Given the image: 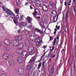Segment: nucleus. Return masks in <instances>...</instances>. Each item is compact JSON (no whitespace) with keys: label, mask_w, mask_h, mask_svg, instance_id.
<instances>
[{"label":"nucleus","mask_w":76,"mask_h":76,"mask_svg":"<svg viewBox=\"0 0 76 76\" xmlns=\"http://www.w3.org/2000/svg\"><path fill=\"white\" fill-rule=\"evenodd\" d=\"M27 52L28 53H32L31 55H32L34 53V47L32 46H29L28 48Z\"/></svg>","instance_id":"obj_1"},{"label":"nucleus","mask_w":76,"mask_h":76,"mask_svg":"<svg viewBox=\"0 0 76 76\" xmlns=\"http://www.w3.org/2000/svg\"><path fill=\"white\" fill-rule=\"evenodd\" d=\"M33 16H35L36 15L39 16L41 15V12H40L39 9H35L34 13H33Z\"/></svg>","instance_id":"obj_2"},{"label":"nucleus","mask_w":76,"mask_h":76,"mask_svg":"<svg viewBox=\"0 0 76 76\" xmlns=\"http://www.w3.org/2000/svg\"><path fill=\"white\" fill-rule=\"evenodd\" d=\"M18 72L19 75H22L23 74V73H24V69L20 67H19L18 69Z\"/></svg>","instance_id":"obj_3"},{"label":"nucleus","mask_w":76,"mask_h":76,"mask_svg":"<svg viewBox=\"0 0 76 76\" xmlns=\"http://www.w3.org/2000/svg\"><path fill=\"white\" fill-rule=\"evenodd\" d=\"M48 7L50 9H53L55 7V4L53 2H50L49 4L48 5Z\"/></svg>","instance_id":"obj_4"},{"label":"nucleus","mask_w":76,"mask_h":76,"mask_svg":"<svg viewBox=\"0 0 76 76\" xmlns=\"http://www.w3.org/2000/svg\"><path fill=\"white\" fill-rule=\"evenodd\" d=\"M42 8L44 12H48V7H47V6L43 5L42 7Z\"/></svg>","instance_id":"obj_5"},{"label":"nucleus","mask_w":76,"mask_h":76,"mask_svg":"<svg viewBox=\"0 0 76 76\" xmlns=\"http://www.w3.org/2000/svg\"><path fill=\"white\" fill-rule=\"evenodd\" d=\"M26 69L29 72H30L31 71V69H32L31 65H27L26 67Z\"/></svg>","instance_id":"obj_6"},{"label":"nucleus","mask_w":76,"mask_h":76,"mask_svg":"<svg viewBox=\"0 0 76 76\" xmlns=\"http://www.w3.org/2000/svg\"><path fill=\"white\" fill-rule=\"evenodd\" d=\"M4 43L6 45L9 46L10 45V42L9 41V40L8 39H5L4 40Z\"/></svg>","instance_id":"obj_7"},{"label":"nucleus","mask_w":76,"mask_h":76,"mask_svg":"<svg viewBox=\"0 0 76 76\" xmlns=\"http://www.w3.org/2000/svg\"><path fill=\"white\" fill-rule=\"evenodd\" d=\"M26 25V24L25 22H21L19 24V27L20 28H22L23 26H24Z\"/></svg>","instance_id":"obj_8"},{"label":"nucleus","mask_w":76,"mask_h":76,"mask_svg":"<svg viewBox=\"0 0 76 76\" xmlns=\"http://www.w3.org/2000/svg\"><path fill=\"white\" fill-rule=\"evenodd\" d=\"M36 37V36H35V35L32 34L30 35V40L31 41H34L35 40L34 39V38H35Z\"/></svg>","instance_id":"obj_9"},{"label":"nucleus","mask_w":76,"mask_h":76,"mask_svg":"<svg viewBox=\"0 0 76 76\" xmlns=\"http://www.w3.org/2000/svg\"><path fill=\"white\" fill-rule=\"evenodd\" d=\"M12 42L13 44H14L13 46L14 47H17L18 45V44H19V42H17V41L14 40L12 41Z\"/></svg>","instance_id":"obj_10"},{"label":"nucleus","mask_w":76,"mask_h":76,"mask_svg":"<svg viewBox=\"0 0 76 76\" xmlns=\"http://www.w3.org/2000/svg\"><path fill=\"white\" fill-rule=\"evenodd\" d=\"M17 47L18 48L19 50H20V49H22V48H23V43H21L20 44H18V45H17Z\"/></svg>","instance_id":"obj_11"},{"label":"nucleus","mask_w":76,"mask_h":76,"mask_svg":"<svg viewBox=\"0 0 76 76\" xmlns=\"http://www.w3.org/2000/svg\"><path fill=\"white\" fill-rule=\"evenodd\" d=\"M36 59V58L35 57V56L32 57L31 58V59L30 60L29 62V63H31L32 61H35Z\"/></svg>","instance_id":"obj_12"},{"label":"nucleus","mask_w":76,"mask_h":76,"mask_svg":"<svg viewBox=\"0 0 76 76\" xmlns=\"http://www.w3.org/2000/svg\"><path fill=\"white\" fill-rule=\"evenodd\" d=\"M35 31H37V32H39V33H40V34H42L43 33L41 30L39 29L38 28H36L35 29Z\"/></svg>","instance_id":"obj_13"},{"label":"nucleus","mask_w":76,"mask_h":76,"mask_svg":"<svg viewBox=\"0 0 76 76\" xmlns=\"http://www.w3.org/2000/svg\"><path fill=\"white\" fill-rule=\"evenodd\" d=\"M26 55H27V52L26 51H23L22 53L21 56L25 57Z\"/></svg>","instance_id":"obj_14"},{"label":"nucleus","mask_w":76,"mask_h":76,"mask_svg":"<svg viewBox=\"0 0 76 76\" xmlns=\"http://www.w3.org/2000/svg\"><path fill=\"white\" fill-rule=\"evenodd\" d=\"M27 19V21L28 23H30L31 22H32V18L29 17H28Z\"/></svg>","instance_id":"obj_15"},{"label":"nucleus","mask_w":76,"mask_h":76,"mask_svg":"<svg viewBox=\"0 0 76 76\" xmlns=\"http://www.w3.org/2000/svg\"><path fill=\"white\" fill-rule=\"evenodd\" d=\"M6 12H7V13H8V15H12L13 12H12V11L9 10H7Z\"/></svg>","instance_id":"obj_16"},{"label":"nucleus","mask_w":76,"mask_h":76,"mask_svg":"<svg viewBox=\"0 0 76 76\" xmlns=\"http://www.w3.org/2000/svg\"><path fill=\"white\" fill-rule=\"evenodd\" d=\"M7 54H5L3 55V57H4V58L5 60H7L9 58V56H7Z\"/></svg>","instance_id":"obj_17"},{"label":"nucleus","mask_w":76,"mask_h":76,"mask_svg":"<svg viewBox=\"0 0 76 76\" xmlns=\"http://www.w3.org/2000/svg\"><path fill=\"white\" fill-rule=\"evenodd\" d=\"M13 22L16 24V25L18 26V20L17 19L14 18L13 20Z\"/></svg>","instance_id":"obj_18"},{"label":"nucleus","mask_w":76,"mask_h":76,"mask_svg":"<svg viewBox=\"0 0 76 76\" xmlns=\"http://www.w3.org/2000/svg\"><path fill=\"white\" fill-rule=\"evenodd\" d=\"M54 67L53 66H52L51 70L52 75H53V73H54Z\"/></svg>","instance_id":"obj_19"},{"label":"nucleus","mask_w":76,"mask_h":76,"mask_svg":"<svg viewBox=\"0 0 76 76\" xmlns=\"http://www.w3.org/2000/svg\"><path fill=\"white\" fill-rule=\"evenodd\" d=\"M58 15H55V18H54V22H57V20L58 18Z\"/></svg>","instance_id":"obj_20"},{"label":"nucleus","mask_w":76,"mask_h":76,"mask_svg":"<svg viewBox=\"0 0 76 76\" xmlns=\"http://www.w3.org/2000/svg\"><path fill=\"white\" fill-rule=\"evenodd\" d=\"M18 41H21L22 39V37L21 36H19L17 37Z\"/></svg>","instance_id":"obj_21"},{"label":"nucleus","mask_w":76,"mask_h":76,"mask_svg":"<svg viewBox=\"0 0 76 76\" xmlns=\"http://www.w3.org/2000/svg\"><path fill=\"white\" fill-rule=\"evenodd\" d=\"M18 62V63H22V58H18L17 59Z\"/></svg>","instance_id":"obj_22"},{"label":"nucleus","mask_w":76,"mask_h":76,"mask_svg":"<svg viewBox=\"0 0 76 76\" xmlns=\"http://www.w3.org/2000/svg\"><path fill=\"white\" fill-rule=\"evenodd\" d=\"M10 66H14L15 64V63L14 61H12L10 63Z\"/></svg>","instance_id":"obj_23"},{"label":"nucleus","mask_w":76,"mask_h":76,"mask_svg":"<svg viewBox=\"0 0 76 76\" xmlns=\"http://www.w3.org/2000/svg\"><path fill=\"white\" fill-rule=\"evenodd\" d=\"M29 41L28 39H27L25 40L26 44H29Z\"/></svg>","instance_id":"obj_24"},{"label":"nucleus","mask_w":76,"mask_h":76,"mask_svg":"<svg viewBox=\"0 0 76 76\" xmlns=\"http://www.w3.org/2000/svg\"><path fill=\"white\" fill-rule=\"evenodd\" d=\"M45 63H46L45 59H43V63L42 65V66L43 67V68H44V64H45Z\"/></svg>","instance_id":"obj_25"},{"label":"nucleus","mask_w":76,"mask_h":76,"mask_svg":"<svg viewBox=\"0 0 76 76\" xmlns=\"http://www.w3.org/2000/svg\"><path fill=\"white\" fill-rule=\"evenodd\" d=\"M51 14L54 15L55 14H56V11L54 10H53L51 12Z\"/></svg>","instance_id":"obj_26"},{"label":"nucleus","mask_w":76,"mask_h":76,"mask_svg":"<svg viewBox=\"0 0 76 76\" xmlns=\"http://www.w3.org/2000/svg\"><path fill=\"white\" fill-rule=\"evenodd\" d=\"M40 25L41 26H43L44 25V24L43 22L41 21L40 22Z\"/></svg>","instance_id":"obj_27"},{"label":"nucleus","mask_w":76,"mask_h":76,"mask_svg":"<svg viewBox=\"0 0 76 76\" xmlns=\"http://www.w3.org/2000/svg\"><path fill=\"white\" fill-rule=\"evenodd\" d=\"M2 7L4 11V12H6V11L7 10L6 9V8H5V7H4V6H3Z\"/></svg>","instance_id":"obj_28"},{"label":"nucleus","mask_w":76,"mask_h":76,"mask_svg":"<svg viewBox=\"0 0 76 76\" xmlns=\"http://www.w3.org/2000/svg\"><path fill=\"white\" fill-rule=\"evenodd\" d=\"M19 9H17L16 10L15 13H16V14L18 15V14H19Z\"/></svg>","instance_id":"obj_29"},{"label":"nucleus","mask_w":76,"mask_h":76,"mask_svg":"<svg viewBox=\"0 0 76 76\" xmlns=\"http://www.w3.org/2000/svg\"><path fill=\"white\" fill-rule=\"evenodd\" d=\"M51 54L49 53L48 55L46 56V57H48L49 58H50V57H51Z\"/></svg>","instance_id":"obj_30"},{"label":"nucleus","mask_w":76,"mask_h":76,"mask_svg":"<svg viewBox=\"0 0 76 76\" xmlns=\"http://www.w3.org/2000/svg\"><path fill=\"white\" fill-rule=\"evenodd\" d=\"M40 42L39 41H37L35 42L36 45H38L39 44Z\"/></svg>","instance_id":"obj_31"},{"label":"nucleus","mask_w":76,"mask_h":76,"mask_svg":"<svg viewBox=\"0 0 76 76\" xmlns=\"http://www.w3.org/2000/svg\"><path fill=\"white\" fill-rule=\"evenodd\" d=\"M12 15H10L12 16V17L13 18H14V19H15L16 18V16H15V15L13 13V12L12 13Z\"/></svg>","instance_id":"obj_32"},{"label":"nucleus","mask_w":76,"mask_h":76,"mask_svg":"<svg viewBox=\"0 0 76 76\" xmlns=\"http://www.w3.org/2000/svg\"><path fill=\"white\" fill-rule=\"evenodd\" d=\"M25 33L26 34V35H29V32L26 31H25Z\"/></svg>","instance_id":"obj_33"},{"label":"nucleus","mask_w":76,"mask_h":76,"mask_svg":"<svg viewBox=\"0 0 76 76\" xmlns=\"http://www.w3.org/2000/svg\"><path fill=\"white\" fill-rule=\"evenodd\" d=\"M21 34L22 35H26V34H25V31H22L21 32Z\"/></svg>","instance_id":"obj_34"},{"label":"nucleus","mask_w":76,"mask_h":76,"mask_svg":"<svg viewBox=\"0 0 76 76\" xmlns=\"http://www.w3.org/2000/svg\"><path fill=\"white\" fill-rule=\"evenodd\" d=\"M72 52H73V56H75V49H74L73 50Z\"/></svg>","instance_id":"obj_35"},{"label":"nucleus","mask_w":76,"mask_h":76,"mask_svg":"<svg viewBox=\"0 0 76 76\" xmlns=\"http://www.w3.org/2000/svg\"><path fill=\"white\" fill-rule=\"evenodd\" d=\"M56 39H54V41H53V44H54L55 45H56Z\"/></svg>","instance_id":"obj_36"},{"label":"nucleus","mask_w":76,"mask_h":76,"mask_svg":"<svg viewBox=\"0 0 76 76\" xmlns=\"http://www.w3.org/2000/svg\"><path fill=\"white\" fill-rule=\"evenodd\" d=\"M55 31L54 32V33H53L54 35H55V34H56V31H57V28H55L54 30Z\"/></svg>","instance_id":"obj_37"},{"label":"nucleus","mask_w":76,"mask_h":76,"mask_svg":"<svg viewBox=\"0 0 76 76\" xmlns=\"http://www.w3.org/2000/svg\"><path fill=\"white\" fill-rule=\"evenodd\" d=\"M10 48L9 47H6V50L7 51H9L10 50Z\"/></svg>","instance_id":"obj_38"},{"label":"nucleus","mask_w":76,"mask_h":76,"mask_svg":"<svg viewBox=\"0 0 76 76\" xmlns=\"http://www.w3.org/2000/svg\"><path fill=\"white\" fill-rule=\"evenodd\" d=\"M40 39L39 37H37L36 39V41H39Z\"/></svg>","instance_id":"obj_39"},{"label":"nucleus","mask_w":76,"mask_h":76,"mask_svg":"<svg viewBox=\"0 0 76 76\" xmlns=\"http://www.w3.org/2000/svg\"><path fill=\"white\" fill-rule=\"evenodd\" d=\"M69 13V12H67L66 13V19H67V18H68V14Z\"/></svg>","instance_id":"obj_40"},{"label":"nucleus","mask_w":76,"mask_h":76,"mask_svg":"<svg viewBox=\"0 0 76 76\" xmlns=\"http://www.w3.org/2000/svg\"><path fill=\"white\" fill-rule=\"evenodd\" d=\"M41 63H39V66H38V67L39 68L38 69H40V67H41Z\"/></svg>","instance_id":"obj_41"},{"label":"nucleus","mask_w":76,"mask_h":76,"mask_svg":"<svg viewBox=\"0 0 76 76\" xmlns=\"http://www.w3.org/2000/svg\"><path fill=\"white\" fill-rule=\"evenodd\" d=\"M21 53H22V52L20 50H19L18 52V54H21Z\"/></svg>","instance_id":"obj_42"},{"label":"nucleus","mask_w":76,"mask_h":76,"mask_svg":"<svg viewBox=\"0 0 76 76\" xmlns=\"http://www.w3.org/2000/svg\"><path fill=\"white\" fill-rule=\"evenodd\" d=\"M18 15V14H17V15L16 18H15V19H17V20H18V19H19V15Z\"/></svg>","instance_id":"obj_43"},{"label":"nucleus","mask_w":76,"mask_h":76,"mask_svg":"<svg viewBox=\"0 0 76 76\" xmlns=\"http://www.w3.org/2000/svg\"><path fill=\"white\" fill-rule=\"evenodd\" d=\"M19 0H18V1H16V5L17 6H19V4L18 3H19Z\"/></svg>","instance_id":"obj_44"},{"label":"nucleus","mask_w":76,"mask_h":76,"mask_svg":"<svg viewBox=\"0 0 76 76\" xmlns=\"http://www.w3.org/2000/svg\"><path fill=\"white\" fill-rule=\"evenodd\" d=\"M1 76H7L6 74H2L1 75Z\"/></svg>","instance_id":"obj_45"},{"label":"nucleus","mask_w":76,"mask_h":76,"mask_svg":"<svg viewBox=\"0 0 76 76\" xmlns=\"http://www.w3.org/2000/svg\"><path fill=\"white\" fill-rule=\"evenodd\" d=\"M55 56H56V54L53 55L51 57L52 58H54V57H55Z\"/></svg>","instance_id":"obj_46"},{"label":"nucleus","mask_w":76,"mask_h":76,"mask_svg":"<svg viewBox=\"0 0 76 76\" xmlns=\"http://www.w3.org/2000/svg\"><path fill=\"white\" fill-rule=\"evenodd\" d=\"M76 70V66L75 65H74V70Z\"/></svg>","instance_id":"obj_47"},{"label":"nucleus","mask_w":76,"mask_h":76,"mask_svg":"<svg viewBox=\"0 0 76 76\" xmlns=\"http://www.w3.org/2000/svg\"><path fill=\"white\" fill-rule=\"evenodd\" d=\"M53 50H51V49L50 50V51L49 52V53H50V54H51V53H52V52H53Z\"/></svg>","instance_id":"obj_48"},{"label":"nucleus","mask_w":76,"mask_h":76,"mask_svg":"<svg viewBox=\"0 0 76 76\" xmlns=\"http://www.w3.org/2000/svg\"><path fill=\"white\" fill-rule=\"evenodd\" d=\"M20 30L19 29L18 30V34H20Z\"/></svg>","instance_id":"obj_49"},{"label":"nucleus","mask_w":76,"mask_h":76,"mask_svg":"<svg viewBox=\"0 0 76 76\" xmlns=\"http://www.w3.org/2000/svg\"><path fill=\"white\" fill-rule=\"evenodd\" d=\"M30 9H33V7H32V5L30 6Z\"/></svg>","instance_id":"obj_50"},{"label":"nucleus","mask_w":76,"mask_h":76,"mask_svg":"<svg viewBox=\"0 0 76 76\" xmlns=\"http://www.w3.org/2000/svg\"><path fill=\"white\" fill-rule=\"evenodd\" d=\"M28 3L26 2L25 3V6H28Z\"/></svg>","instance_id":"obj_51"},{"label":"nucleus","mask_w":76,"mask_h":76,"mask_svg":"<svg viewBox=\"0 0 76 76\" xmlns=\"http://www.w3.org/2000/svg\"><path fill=\"white\" fill-rule=\"evenodd\" d=\"M52 39H53V37H50V41H51L52 40Z\"/></svg>","instance_id":"obj_52"},{"label":"nucleus","mask_w":76,"mask_h":76,"mask_svg":"<svg viewBox=\"0 0 76 76\" xmlns=\"http://www.w3.org/2000/svg\"><path fill=\"white\" fill-rule=\"evenodd\" d=\"M20 19H21V20H23V16H22V15H21V17L20 18Z\"/></svg>","instance_id":"obj_53"},{"label":"nucleus","mask_w":76,"mask_h":76,"mask_svg":"<svg viewBox=\"0 0 76 76\" xmlns=\"http://www.w3.org/2000/svg\"><path fill=\"white\" fill-rule=\"evenodd\" d=\"M73 8H74V12H75V11H76V9H76V8L75 7H74Z\"/></svg>","instance_id":"obj_54"},{"label":"nucleus","mask_w":76,"mask_h":76,"mask_svg":"<svg viewBox=\"0 0 76 76\" xmlns=\"http://www.w3.org/2000/svg\"><path fill=\"white\" fill-rule=\"evenodd\" d=\"M62 8V7H61V6H60V7H59V10H61V9Z\"/></svg>","instance_id":"obj_55"},{"label":"nucleus","mask_w":76,"mask_h":76,"mask_svg":"<svg viewBox=\"0 0 76 76\" xmlns=\"http://www.w3.org/2000/svg\"><path fill=\"white\" fill-rule=\"evenodd\" d=\"M27 1H29V2H31V3H32V0H27Z\"/></svg>","instance_id":"obj_56"},{"label":"nucleus","mask_w":76,"mask_h":76,"mask_svg":"<svg viewBox=\"0 0 76 76\" xmlns=\"http://www.w3.org/2000/svg\"><path fill=\"white\" fill-rule=\"evenodd\" d=\"M55 48V47L54 46H53V48L52 49H51V50H52L53 51V50H54V49Z\"/></svg>","instance_id":"obj_57"},{"label":"nucleus","mask_w":76,"mask_h":76,"mask_svg":"<svg viewBox=\"0 0 76 76\" xmlns=\"http://www.w3.org/2000/svg\"><path fill=\"white\" fill-rule=\"evenodd\" d=\"M64 5L65 6H67V5H66V2H65Z\"/></svg>","instance_id":"obj_58"},{"label":"nucleus","mask_w":76,"mask_h":76,"mask_svg":"<svg viewBox=\"0 0 76 76\" xmlns=\"http://www.w3.org/2000/svg\"><path fill=\"white\" fill-rule=\"evenodd\" d=\"M57 28V29H59L60 26H58Z\"/></svg>","instance_id":"obj_59"},{"label":"nucleus","mask_w":76,"mask_h":76,"mask_svg":"<svg viewBox=\"0 0 76 76\" xmlns=\"http://www.w3.org/2000/svg\"><path fill=\"white\" fill-rule=\"evenodd\" d=\"M71 2H72V0H69V3H71Z\"/></svg>","instance_id":"obj_60"},{"label":"nucleus","mask_w":76,"mask_h":76,"mask_svg":"<svg viewBox=\"0 0 76 76\" xmlns=\"http://www.w3.org/2000/svg\"><path fill=\"white\" fill-rule=\"evenodd\" d=\"M43 48H46V46H44L43 47Z\"/></svg>","instance_id":"obj_61"},{"label":"nucleus","mask_w":76,"mask_h":76,"mask_svg":"<svg viewBox=\"0 0 76 76\" xmlns=\"http://www.w3.org/2000/svg\"><path fill=\"white\" fill-rule=\"evenodd\" d=\"M37 19H40V17L38 16V17H37Z\"/></svg>","instance_id":"obj_62"},{"label":"nucleus","mask_w":76,"mask_h":76,"mask_svg":"<svg viewBox=\"0 0 76 76\" xmlns=\"http://www.w3.org/2000/svg\"><path fill=\"white\" fill-rule=\"evenodd\" d=\"M43 57V56H42V57H41V58H40V60H41H41H42V57Z\"/></svg>","instance_id":"obj_63"},{"label":"nucleus","mask_w":76,"mask_h":76,"mask_svg":"<svg viewBox=\"0 0 76 76\" xmlns=\"http://www.w3.org/2000/svg\"><path fill=\"white\" fill-rule=\"evenodd\" d=\"M35 1H36V0H33V2L35 3Z\"/></svg>","instance_id":"obj_64"}]
</instances>
